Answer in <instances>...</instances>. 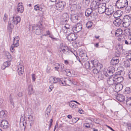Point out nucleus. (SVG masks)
Instances as JSON below:
<instances>
[{
    "instance_id": "680f3d73",
    "label": "nucleus",
    "mask_w": 131,
    "mask_h": 131,
    "mask_svg": "<svg viewBox=\"0 0 131 131\" xmlns=\"http://www.w3.org/2000/svg\"><path fill=\"white\" fill-rule=\"evenodd\" d=\"M102 67L103 66L102 64H101L99 63L96 67L98 69H101L102 68Z\"/></svg>"
},
{
    "instance_id": "39448f33",
    "label": "nucleus",
    "mask_w": 131,
    "mask_h": 131,
    "mask_svg": "<svg viewBox=\"0 0 131 131\" xmlns=\"http://www.w3.org/2000/svg\"><path fill=\"white\" fill-rule=\"evenodd\" d=\"M107 84L110 86H114L116 84L115 82L114 75L108 76L107 79Z\"/></svg>"
},
{
    "instance_id": "13d9d810",
    "label": "nucleus",
    "mask_w": 131,
    "mask_h": 131,
    "mask_svg": "<svg viewBox=\"0 0 131 131\" xmlns=\"http://www.w3.org/2000/svg\"><path fill=\"white\" fill-rule=\"evenodd\" d=\"M66 73V74L67 75H71V72L69 70H64V73Z\"/></svg>"
},
{
    "instance_id": "f03ea898",
    "label": "nucleus",
    "mask_w": 131,
    "mask_h": 131,
    "mask_svg": "<svg viewBox=\"0 0 131 131\" xmlns=\"http://www.w3.org/2000/svg\"><path fill=\"white\" fill-rule=\"evenodd\" d=\"M128 4L127 0H118L116 2V7L118 8H122L125 7Z\"/></svg>"
},
{
    "instance_id": "0eeeda50",
    "label": "nucleus",
    "mask_w": 131,
    "mask_h": 131,
    "mask_svg": "<svg viewBox=\"0 0 131 131\" xmlns=\"http://www.w3.org/2000/svg\"><path fill=\"white\" fill-rule=\"evenodd\" d=\"M42 25L40 24V25H33L32 26V29L34 30H35L36 34L37 35H40L41 32V30L40 26H41Z\"/></svg>"
},
{
    "instance_id": "c756f323",
    "label": "nucleus",
    "mask_w": 131,
    "mask_h": 131,
    "mask_svg": "<svg viewBox=\"0 0 131 131\" xmlns=\"http://www.w3.org/2000/svg\"><path fill=\"white\" fill-rule=\"evenodd\" d=\"M99 63V62L97 60H92L91 63V65L92 66L91 67H96Z\"/></svg>"
},
{
    "instance_id": "ea45409f",
    "label": "nucleus",
    "mask_w": 131,
    "mask_h": 131,
    "mask_svg": "<svg viewBox=\"0 0 131 131\" xmlns=\"http://www.w3.org/2000/svg\"><path fill=\"white\" fill-rule=\"evenodd\" d=\"M66 81L67 85H70L72 84L75 85V84H74L72 82L71 79H68L67 80H66Z\"/></svg>"
},
{
    "instance_id": "4be33fe9",
    "label": "nucleus",
    "mask_w": 131,
    "mask_h": 131,
    "mask_svg": "<svg viewBox=\"0 0 131 131\" xmlns=\"http://www.w3.org/2000/svg\"><path fill=\"white\" fill-rule=\"evenodd\" d=\"M116 99L120 102H123L125 100V97L124 96L121 94H118L116 97Z\"/></svg>"
},
{
    "instance_id": "5701e85b",
    "label": "nucleus",
    "mask_w": 131,
    "mask_h": 131,
    "mask_svg": "<svg viewBox=\"0 0 131 131\" xmlns=\"http://www.w3.org/2000/svg\"><path fill=\"white\" fill-rule=\"evenodd\" d=\"M13 21H14V23L16 25H17L18 23H19L21 20V18L19 16H18L15 18L14 17H13V18H11Z\"/></svg>"
},
{
    "instance_id": "a878e982",
    "label": "nucleus",
    "mask_w": 131,
    "mask_h": 131,
    "mask_svg": "<svg viewBox=\"0 0 131 131\" xmlns=\"http://www.w3.org/2000/svg\"><path fill=\"white\" fill-rule=\"evenodd\" d=\"M19 40V39L18 38V36L14 38L13 44L15 45L16 46H18L19 45V43H18Z\"/></svg>"
},
{
    "instance_id": "5fc2aeb1",
    "label": "nucleus",
    "mask_w": 131,
    "mask_h": 131,
    "mask_svg": "<svg viewBox=\"0 0 131 131\" xmlns=\"http://www.w3.org/2000/svg\"><path fill=\"white\" fill-rule=\"evenodd\" d=\"M49 82L51 83H54V77H50L49 78Z\"/></svg>"
},
{
    "instance_id": "9b49d317",
    "label": "nucleus",
    "mask_w": 131,
    "mask_h": 131,
    "mask_svg": "<svg viewBox=\"0 0 131 131\" xmlns=\"http://www.w3.org/2000/svg\"><path fill=\"white\" fill-rule=\"evenodd\" d=\"M98 78L100 79H103L105 77H108V73L107 71H104L99 72L98 74Z\"/></svg>"
},
{
    "instance_id": "e2e57ef3",
    "label": "nucleus",
    "mask_w": 131,
    "mask_h": 131,
    "mask_svg": "<svg viewBox=\"0 0 131 131\" xmlns=\"http://www.w3.org/2000/svg\"><path fill=\"white\" fill-rule=\"evenodd\" d=\"M91 125H90L89 123H85L84 125V126L87 128L91 127Z\"/></svg>"
},
{
    "instance_id": "2eb2a0df",
    "label": "nucleus",
    "mask_w": 131,
    "mask_h": 131,
    "mask_svg": "<svg viewBox=\"0 0 131 131\" xmlns=\"http://www.w3.org/2000/svg\"><path fill=\"white\" fill-rule=\"evenodd\" d=\"M123 13V12L122 11L118 10L115 12L113 16L115 18H119L122 15Z\"/></svg>"
},
{
    "instance_id": "c9c22d12",
    "label": "nucleus",
    "mask_w": 131,
    "mask_h": 131,
    "mask_svg": "<svg viewBox=\"0 0 131 131\" xmlns=\"http://www.w3.org/2000/svg\"><path fill=\"white\" fill-rule=\"evenodd\" d=\"M69 105L71 107L73 108H77L78 107V106L77 105L71 102L69 103Z\"/></svg>"
},
{
    "instance_id": "7ed1b4c3",
    "label": "nucleus",
    "mask_w": 131,
    "mask_h": 131,
    "mask_svg": "<svg viewBox=\"0 0 131 131\" xmlns=\"http://www.w3.org/2000/svg\"><path fill=\"white\" fill-rule=\"evenodd\" d=\"M122 21L123 27L126 28L127 27L130 23L131 18L128 15H126L124 16Z\"/></svg>"
},
{
    "instance_id": "864d4df0",
    "label": "nucleus",
    "mask_w": 131,
    "mask_h": 131,
    "mask_svg": "<svg viewBox=\"0 0 131 131\" xmlns=\"http://www.w3.org/2000/svg\"><path fill=\"white\" fill-rule=\"evenodd\" d=\"M28 119L30 122L32 123L34 121V118L32 116L30 115L28 117Z\"/></svg>"
},
{
    "instance_id": "a211bd4d",
    "label": "nucleus",
    "mask_w": 131,
    "mask_h": 131,
    "mask_svg": "<svg viewBox=\"0 0 131 131\" xmlns=\"http://www.w3.org/2000/svg\"><path fill=\"white\" fill-rule=\"evenodd\" d=\"M107 72L108 73V76L114 75L113 74L115 72V68L111 66L108 68Z\"/></svg>"
},
{
    "instance_id": "aec40b11",
    "label": "nucleus",
    "mask_w": 131,
    "mask_h": 131,
    "mask_svg": "<svg viewBox=\"0 0 131 131\" xmlns=\"http://www.w3.org/2000/svg\"><path fill=\"white\" fill-rule=\"evenodd\" d=\"M80 56L81 57V59L82 61L84 62L87 59V55L85 53H84L82 51H81L80 53Z\"/></svg>"
},
{
    "instance_id": "a18cd8bd",
    "label": "nucleus",
    "mask_w": 131,
    "mask_h": 131,
    "mask_svg": "<svg viewBox=\"0 0 131 131\" xmlns=\"http://www.w3.org/2000/svg\"><path fill=\"white\" fill-rule=\"evenodd\" d=\"M90 3V1L88 0H83V3L85 4V6L89 5Z\"/></svg>"
},
{
    "instance_id": "79ce46f5",
    "label": "nucleus",
    "mask_w": 131,
    "mask_h": 131,
    "mask_svg": "<svg viewBox=\"0 0 131 131\" xmlns=\"http://www.w3.org/2000/svg\"><path fill=\"white\" fill-rule=\"evenodd\" d=\"M34 9L36 10H39L40 11H41L42 10L41 7L39 6L38 5H36L34 6Z\"/></svg>"
},
{
    "instance_id": "774afa93",
    "label": "nucleus",
    "mask_w": 131,
    "mask_h": 131,
    "mask_svg": "<svg viewBox=\"0 0 131 131\" xmlns=\"http://www.w3.org/2000/svg\"><path fill=\"white\" fill-rule=\"evenodd\" d=\"M127 126L128 127V128L129 129H131V124L130 123H127Z\"/></svg>"
},
{
    "instance_id": "58836bf2",
    "label": "nucleus",
    "mask_w": 131,
    "mask_h": 131,
    "mask_svg": "<svg viewBox=\"0 0 131 131\" xmlns=\"http://www.w3.org/2000/svg\"><path fill=\"white\" fill-rule=\"evenodd\" d=\"M131 92V89L129 87H127L126 88L124 92L125 94H129Z\"/></svg>"
},
{
    "instance_id": "c03bdc74",
    "label": "nucleus",
    "mask_w": 131,
    "mask_h": 131,
    "mask_svg": "<svg viewBox=\"0 0 131 131\" xmlns=\"http://www.w3.org/2000/svg\"><path fill=\"white\" fill-rule=\"evenodd\" d=\"M126 104L128 105H131V97L127 99L126 101Z\"/></svg>"
},
{
    "instance_id": "4c0bfd02",
    "label": "nucleus",
    "mask_w": 131,
    "mask_h": 131,
    "mask_svg": "<svg viewBox=\"0 0 131 131\" xmlns=\"http://www.w3.org/2000/svg\"><path fill=\"white\" fill-rule=\"evenodd\" d=\"M121 53V52L119 51H116L115 54V56L114 57L119 59V58L120 56Z\"/></svg>"
},
{
    "instance_id": "1a4fd4ad",
    "label": "nucleus",
    "mask_w": 131,
    "mask_h": 131,
    "mask_svg": "<svg viewBox=\"0 0 131 131\" xmlns=\"http://www.w3.org/2000/svg\"><path fill=\"white\" fill-rule=\"evenodd\" d=\"M14 24H15L14 23V21L11 19V18H10L8 25L7 29L8 31L10 33L12 31Z\"/></svg>"
},
{
    "instance_id": "052dcab7",
    "label": "nucleus",
    "mask_w": 131,
    "mask_h": 131,
    "mask_svg": "<svg viewBox=\"0 0 131 131\" xmlns=\"http://www.w3.org/2000/svg\"><path fill=\"white\" fill-rule=\"evenodd\" d=\"M127 6L125 8L126 10L128 12H129L131 9V7L130 6L127 5Z\"/></svg>"
},
{
    "instance_id": "bf43d9fd",
    "label": "nucleus",
    "mask_w": 131,
    "mask_h": 131,
    "mask_svg": "<svg viewBox=\"0 0 131 131\" xmlns=\"http://www.w3.org/2000/svg\"><path fill=\"white\" fill-rule=\"evenodd\" d=\"M13 99L11 95L10 94L9 96V100L10 103L13 105L14 104V102L13 101Z\"/></svg>"
},
{
    "instance_id": "c85d7f7f",
    "label": "nucleus",
    "mask_w": 131,
    "mask_h": 131,
    "mask_svg": "<svg viewBox=\"0 0 131 131\" xmlns=\"http://www.w3.org/2000/svg\"><path fill=\"white\" fill-rule=\"evenodd\" d=\"M62 18L64 19V21L66 22L69 19V15L67 13H64L63 14Z\"/></svg>"
},
{
    "instance_id": "2f4dec72",
    "label": "nucleus",
    "mask_w": 131,
    "mask_h": 131,
    "mask_svg": "<svg viewBox=\"0 0 131 131\" xmlns=\"http://www.w3.org/2000/svg\"><path fill=\"white\" fill-rule=\"evenodd\" d=\"M122 33V30L121 29H119L116 30L115 33L116 36L118 37L120 36Z\"/></svg>"
},
{
    "instance_id": "20e7f679",
    "label": "nucleus",
    "mask_w": 131,
    "mask_h": 131,
    "mask_svg": "<svg viewBox=\"0 0 131 131\" xmlns=\"http://www.w3.org/2000/svg\"><path fill=\"white\" fill-rule=\"evenodd\" d=\"M66 4V3L64 1H59L56 4L55 8L59 11H62L64 9Z\"/></svg>"
},
{
    "instance_id": "cd10ccee",
    "label": "nucleus",
    "mask_w": 131,
    "mask_h": 131,
    "mask_svg": "<svg viewBox=\"0 0 131 131\" xmlns=\"http://www.w3.org/2000/svg\"><path fill=\"white\" fill-rule=\"evenodd\" d=\"M70 19L73 22L75 23L77 21L78 19V17L77 15H73L71 16Z\"/></svg>"
},
{
    "instance_id": "f8f14e48",
    "label": "nucleus",
    "mask_w": 131,
    "mask_h": 131,
    "mask_svg": "<svg viewBox=\"0 0 131 131\" xmlns=\"http://www.w3.org/2000/svg\"><path fill=\"white\" fill-rule=\"evenodd\" d=\"M77 38V36L74 33H70L67 37V39L69 41H74Z\"/></svg>"
},
{
    "instance_id": "393cba45",
    "label": "nucleus",
    "mask_w": 131,
    "mask_h": 131,
    "mask_svg": "<svg viewBox=\"0 0 131 131\" xmlns=\"http://www.w3.org/2000/svg\"><path fill=\"white\" fill-rule=\"evenodd\" d=\"M51 105H49L48 107L47 108L45 112V115L46 117H48L49 115L50 114V113L51 111Z\"/></svg>"
},
{
    "instance_id": "6e6552de",
    "label": "nucleus",
    "mask_w": 131,
    "mask_h": 131,
    "mask_svg": "<svg viewBox=\"0 0 131 131\" xmlns=\"http://www.w3.org/2000/svg\"><path fill=\"white\" fill-rule=\"evenodd\" d=\"M82 24L79 23L73 26L72 28V29L74 33H77L81 31L82 29Z\"/></svg>"
},
{
    "instance_id": "bb28decb",
    "label": "nucleus",
    "mask_w": 131,
    "mask_h": 131,
    "mask_svg": "<svg viewBox=\"0 0 131 131\" xmlns=\"http://www.w3.org/2000/svg\"><path fill=\"white\" fill-rule=\"evenodd\" d=\"M92 12V10L90 8H88L86 10L85 12V14L87 17L89 16Z\"/></svg>"
},
{
    "instance_id": "dca6fc26",
    "label": "nucleus",
    "mask_w": 131,
    "mask_h": 131,
    "mask_svg": "<svg viewBox=\"0 0 131 131\" xmlns=\"http://www.w3.org/2000/svg\"><path fill=\"white\" fill-rule=\"evenodd\" d=\"M114 86H115V90L116 92H119L121 91L122 89L123 86L120 83L116 84Z\"/></svg>"
},
{
    "instance_id": "09e8293b",
    "label": "nucleus",
    "mask_w": 131,
    "mask_h": 131,
    "mask_svg": "<svg viewBox=\"0 0 131 131\" xmlns=\"http://www.w3.org/2000/svg\"><path fill=\"white\" fill-rule=\"evenodd\" d=\"M77 8V5L76 4L72 5H71L70 8L71 11L75 10Z\"/></svg>"
},
{
    "instance_id": "7c9ffc66",
    "label": "nucleus",
    "mask_w": 131,
    "mask_h": 131,
    "mask_svg": "<svg viewBox=\"0 0 131 131\" xmlns=\"http://www.w3.org/2000/svg\"><path fill=\"white\" fill-rule=\"evenodd\" d=\"M57 65L59 66L58 71H61L63 73H64L65 69L64 68V64H62L60 65L59 63H57Z\"/></svg>"
},
{
    "instance_id": "6ab92c4d",
    "label": "nucleus",
    "mask_w": 131,
    "mask_h": 131,
    "mask_svg": "<svg viewBox=\"0 0 131 131\" xmlns=\"http://www.w3.org/2000/svg\"><path fill=\"white\" fill-rule=\"evenodd\" d=\"M18 72L19 75H21L24 73V67L23 66L19 65L18 66Z\"/></svg>"
},
{
    "instance_id": "f257e3e1",
    "label": "nucleus",
    "mask_w": 131,
    "mask_h": 131,
    "mask_svg": "<svg viewBox=\"0 0 131 131\" xmlns=\"http://www.w3.org/2000/svg\"><path fill=\"white\" fill-rule=\"evenodd\" d=\"M106 4L100 3L99 2L96 3V5L95 6V8H98V12L100 14L103 13L104 12L105 13L106 9Z\"/></svg>"
},
{
    "instance_id": "f3484780",
    "label": "nucleus",
    "mask_w": 131,
    "mask_h": 131,
    "mask_svg": "<svg viewBox=\"0 0 131 131\" xmlns=\"http://www.w3.org/2000/svg\"><path fill=\"white\" fill-rule=\"evenodd\" d=\"M17 9L18 12L21 13L23 12L24 7L22 5V3H18L17 6Z\"/></svg>"
},
{
    "instance_id": "49530a36",
    "label": "nucleus",
    "mask_w": 131,
    "mask_h": 131,
    "mask_svg": "<svg viewBox=\"0 0 131 131\" xmlns=\"http://www.w3.org/2000/svg\"><path fill=\"white\" fill-rule=\"evenodd\" d=\"M10 63L9 61H6L4 63L3 65V66H5L6 67H8L10 66Z\"/></svg>"
},
{
    "instance_id": "338daca9",
    "label": "nucleus",
    "mask_w": 131,
    "mask_h": 131,
    "mask_svg": "<svg viewBox=\"0 0 131 131\" xmlns=\"http://www.w3.org/2000/svg\"><path fill=\"white\" fill-rule=\"evenodd\" d=\"M53 85H50L49 88L48 89V91L49 92H51L52 90L53 89Z\"/></svg>"
},
{
    "instance_id": "b1692460",
    "label": "nucleus",
    "mask_w": 131,
    "mask_h": 131,
    "mask_svg": "<svg viewBox=\"0 0 131 131\" xmlns=\"http://www.w3.org/2000/svg\"><path fill=\"white\" fill-rule=\"evenodd\" d=\"M119 61V59L113 57L111 61V63L113 65H115L118 63Z\"/></svg>"
},
{
    "instance_id": "72a5a7b5",
    "label": "nucleus",
    "mask_w": 131,
    "mask_h": 131,
    "mask_svg": "<svg viewBox=\"0 0 131 131\" xmlns=\"http://www.w3.org/2000/svg\"><path fill=\"white\" fill-rule=\"evenodd\" d=\"M116 48L117 51L120 52L123 48V46L122 45L120 44H118L116 46Z\"/></svg>"
},
{
    "instance_id": "4468645a",
    "label": "nucleus",
    "mask_w": 131,
    "mask_h": 131,
    "mask_svg": "<svg viewBox=\"0 0 131 131\" xmlns=\"http://www.w3.org/2000/svg\"><path fill=\"white\" fill-rule=\"evenodd\" d=\"M116 83H119L123 80V78L122 77H118L117 74L114 75Z\"/></svg>"
},
{
    "instance_id": "412c9836",
    "label": "nucleus",
    "mask_w": 131,
    "mask_h": 131,
    "mask_svg": "<svg viewBox=\"0 0 131 131\" xmlns=\"http://www.w3.org/2000/svg\"><path fill=\"white\" fill-rule=\"evenodd\" d=\"M122 22V21L121 19L117 18L114 21L113 23L116 26L118 27L121 24Z\"/></svg>"
},
{
    "instance_id": "a19ab883",
    "label": "nucleus",
    "mask_w": 131,
    "mask_h": 131,
    "mask_svg": "<svg viewBox=\"0 0 131 131\" xmlns=\"http://www.w3.org/2000/svg\"><path fill=\"white\" fill-rule=\"evenodd\" d=\"M59 83L62 86H65L67 85L66 80H60V81H59Z\"/></svg>"
},
{
    "instance_id": "3c124183",
    "label": "nucleus",
    "mask_w": 131,
    "mask_h": 131,
    "mask_svg": "<svg viewBox=\"0 0 131 131\" xmlns=\"http://www.w3.org/2000/svg\"><path fill=\"white\" fill-rule=\"evenodd\" d=\"M17 46H15V45H14V44H12L10 47V51L12 52H14L15 51V49H14V48L15 47H16Z\"/></svg>"
},
{
    "instance_id": "69168bd1",
    "label": "nucleus",
    "mask_w": 131,
    "mask_h": 131,
    "mask_svg": "<svg viewBox=\"0 0 131 131\" xmlns=\"http://www.w3.org/2000/svg\"><path fill=\"white\" fill-rule=\"evenodd\" d=\"M126 58L131 61V53H129L126 56Z\"/></svg>"
},
{
    "instance_id": "473e14b6",
    "label": "nucleus",
    "mask_w": 131,
    "mask_h": 131,
    "mask_svg": "<svg viewBox=\"0 0 131 131\" xmlns=\"http://www.w3.org/2000/svg\"><path fill=\"white\" fill-rule=\"evenodd\" d=\"M28 93L29 94H31L33 93L32 85L31 84L29 85L28 88Z\"/></svg>"
},
{
    "instance_id": "8fccbe9b",
    "label": "nucleus",
    "mask_w": 131,
    "mask_h": 131,
    "mask_svg": "<svg viewBox=\"0 0 131 131\" xmlns=\"http://www.w3.org/2000/svg\"><path fill=\"white\" fill-rule=\"evenodd\" d=\"M90 64V62L89 61H87L85 63V67L86 68L88 69H91V65Z\"/></svg>"
},
{
    "instance_id": "0e129e2a",
    "label": "nucleus",
    "mask_w": 131,
    "mask_h": 131,
    "mask_svg": "<svg viewBox=\"0 0 131 131\" xmlns=\"http://www.w3.org/2000/svg\"><path fill=\"white\" fill-rule=\"evenodd\" d=\"M6 58L8 59H9L11 58V56L10 54L8 52H6Z\"/></svg>"
},
{
    "instance_id": "f704fd0d",
    "label": "nucleus",
    "mask_w": 131,
    "mask_h": 131,
    "mask_svg": "<svg viewBox=\"0 0 131 131\" xmlns=\"http://www.w3.org/2000/svg\"><path fill=\"white\" fill-rule=\"evenodd\" d=\"M6 116L5 111L2 110L0 111V117L1 118H5Z\"/></svg>"
},
{
    "instance_id": "423d86ee",
    "label": "nucleus",
    "mask_w": 131,
    "mask_h": 131,
    "mask_svg": "<svg viewBox=\"0 0 131 131\" xmlns=\"http://www.w3.org/2000/svg\"><path fill=\"white\" fill-rule=\"evenodd\" d=\"M60 51L61 52V51L63 53L66 54H69L71 51L67 46H65L63 44H61L60 47Z\"/></svg>"
},
{
    "instance_id": "4d7b16f0",
    "label": "nucleus",
    "mask_w": 131,
    "mask_h": 131,
    "mask_svg": "<svg viewBox=\"0 0 131 131\" xmlns=\"http://www.w3.org/2000/svg\"><path fill=\"white\" fill-rule=\"evenodd\" d=\"M124 31L125 32V34L126 35H127L128 33L129 34H130V30L128 29H125Z\"/></svg>"
},
{
    "instance_id": "6e6d98bb",
    "label": "nucleus",
    "mask_w": 131,
    "mask_h": 131,
    "mask_svg": "<svg viewBox=\"0 0 131 131\" xmlns=\"http://www.w3.org/2000/svg\"><path fill=\"white\" fill-rule=\"evenodd\" d=\"M60 79L58 78L54 77V83H56L58 82H59Z\"/></svg>"
},
{
    "instance_id": "ddd939ff",
    "label": "nucleus",
    "mask_w": 131,
    "mask_h": 131,
    "mask_svg": "<svg viewBox=\"0 0 131 131\" xmlns=\"http://www.w3.org/2000/svg\"><path fill=\"white\" fill-rule=\"evenodd\" d=\"M1 125L3 128L6 129L9 127L8 122L5 120H3L1 121Z\"/></svg>"
},
{
    "instance_id": "de8ad7c7",
    "label": "nucleus",
    "mask_w": 131,
    "mask_h": 131,
    "mask_svg": "<svg viewBox=\"0 0 131 131\" xmlns=\"http://www.w3.org/2000/svg\"><path fill=\"white\" fill-rule=\"evenodd\" d=\"M124 41L125 44L127 45H131V41H130L128 38V39L125 40Z\"/></svg>"
},
{
    "instance_id": "9d476101",
    "label": "nucleus",
    "mask_w": 131,
    "mask_h": 131,
    "mask_svg": "<svg viewBox=\"0 0 131 131\" xmlns=\"http://www.w3.org/2000/svg\"><path fill=\"white\" fill-rule=\"evenodd\" d=\"M114 12L113 8L111 5L109 6L105 9V14L107 15H112Z\"/></svg>"
},
{
    "instance_id": "e433bc0d",
    "label": "nucleus",
    "mask_w": 131,
    "mask_h": 131,
    "mask_svg": "<svg viewBox=\"0 0 131 131\" xmlns=\"http://www.w3.org/2000/svg\"><path fill=\"white\" fill-rule=\"evenodd\" d=\"M124 64L125 67H129L130 65L129 62L128 60H126L124 62Z\"/></svg>"
},
{
    "instance_id": "37998d69",
    "label": "nucleus",
    "mask_w": 131,
    "mask_h": 131,
    "mask_svg": "<svg viewBox=\"0 0 131 131\" xmlns=\"http://www.w3.org/2000/svg\"><path fill=\"white\" fill-rule=\"evenodd\" d=\"M93 23L90 21H88L86 24V26L88 28H89L92 26Z\"/></svg>"
},
{
    "instance_id": "603ef678",
    "label": "nucleus",
    "mask_w": 131,
    "mask_h": 131,
    "mask_svg": "<svg viewBox=\"0 0 131 131\" xmlns=\"http://www.w3.org/2000/svg\"><path fill=\"white\" fill-rule=\"evenodd\" d=\"M99 70H98V69L96 68H94L93 69V70L92 71V72L94 74H97L98 73H99Z\"/></svg>"
}]
</instances>
